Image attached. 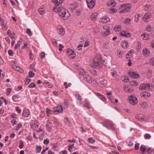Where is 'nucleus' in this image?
Wrapping results in <instances>:
<instances>
[{"label":"nucleus","mask_w":154,"mask_h":154,"mask_svg":"<svg viewBox=\"0 0 154 154\" xmlns=\"http://www.w3.org/2000/svg\"><path fill=\"white\" fill-rule=\"evenodd\" d=\"M53 10L58 13L59 15L64 20L67 19L70 15L68 10L62 7H54Z\"/></svg>","instance_id":"obj_1"},{"label":"nucleus","mask_w":154,"mask_h":154,"mask_svg":"<svg viewBox=\"0 0 154 154\" xmlns=\"http://www.w3.org/2000/svg\"><path fill=\"white\" fill-rule=\"evenodd\" d=\"M131 7V5L130 4L122 5L119 8L118 11L120 13L125 12L129 11Z\"/></svg>","instance_id":"obj_2"},{"label":"nucleus","mask_w":154,"mask_h":154,"mask_svg":"<svg viewBox=\"0 0 154 154\" xmlns=\"http://www.w3.org/2000/svg\"><path fill=\"white\" fill-rule=\"evenodd\" d=\"M128 100L131 104L133 105H135L138 102L137 98L134 95H131L129 96Z\"/></svg>","instance_id":"obj_3"},{"label":"nucleus","mask_w":154,"mask_h":154,"mask_svg":"<svg viewBox=\"0 0 154 154\" xmlns=\"http://www.w3.org/2000/svg\"><path fill=\"white\" fill-rule=\"evenodd\" d=\"M91 67L93 68H100V67L99 60L97 58H95L94 59L93 62L91 64Z\"/></svg>","instance_id":"obj_4"},{"label":"nucleus","mask_w":154,"mask_h":154,"mask_svg":"<svg viewBox=\"0 0 154 154\" xmlns=\"http://www.w3.org/2000/svg\"><path fill=\"white\" fill-rule=\"evenodd\" d=\"M103 29L105 30V31L101 33V35L103 36H106L110 34V29L107 26H103Z\"/></svg>","instance_id":"obj_5"},{"label":"nucleus","mask_w":154,"mask_h":154,"mask_svg":"<svg viewBox=\"0 0 154 154\" xmlns=\"http://www.w3.org/2000/svg\"><path fill=\"white\" fill-rule=\"evenodd\" d=\"M96 0H86L88 8L90 9H93L95 5Z\"/></svg>","instance_id":"obj_6"},{"label":"nucleus","mask_w":154,"mask_h":154,"mask_svg":"<svg viewBox=\"0 0 154 154\" xmlns=\"http://www.w3.org/2000/svg\"><path fill=\"white\" fill-rule=\"evenodd\" d=\"M128 74L133 79H138L140 77V75L137 72L130 71L128 72Z\"/></svg>","instance_id":"obj_7"},{"label":"nucleus","mask_w":154,"mask_h":154,"mask_svg":"<svg viewBox=\"0 0 154 154\" xmlns=\"http://www.w3.org/2000/svg\"><path fill=\"white\" fill-rule=\"evenodd\" d=\"M80 72L81 74L83 77L84 80L88 82L91 83L92 82L91 80L90 79L89 77L88 76H86L84 75L85 73L84 70L82 69L80 70Z\"/></svg>","instance_id":"obj_8"},{"label":"nucleus","mask_w":154,"mask_h":154,"mask_svg":"<svg viewBox=\"0 0 154 154\" xmlns=\"http://www.w3.org/2000/svg\"><path fill=\"white\" fill-rule=\"evenodd\" d=\"M67 52L68 55L70 57V58L73 59L75 57L76 54L71 49H68L67 51Z\"/></svg>","instance_id":"obj_9"},{"label":"nucleus","mask_w":154,"mask_h":154,"mask_svg":"<svg viewBox=\"0 0 154 154\" xmlns=\"http://www.w3.org/2000/svg\"><path fill=\"white\" fill-rule=\"evenodd\" d=\"M150 85L149 84H142L140 86L139 89L140 90L149 89H150Z\"/></svg>","instance_id":"obj_10"},{"label":"nucleus","mask_w":154,"mask_h":154,"mask_svg":"<svg viewBox=\"0 0 154 154\" xmlns=\"http://www.w3.org/2000/svg\"><path fill=\"white\" fill-rule=\"evenodd\" d=\"M39 126V123L36 121L32 122L31 125V128L34 130H37Z\"/></svg>","instance_id":"obj_11"},{"label":"nucleus","mask_w":154,"mask_h":154,"mask_svg":"<svg viewBox=\"0 0 154 154\" xmlns=\"http://www.w3.org/2000/svg\"><path fill=\"white\" fill-rule=\"evenodd\" d=\"M58 32L59 34L63 35L65 34V30L61 26L59 25L57 27Z\"/></svg>","instance_id":"obj_12"},{"label":"nucleus","mask_w":154,"mask_h":154,"mask_svg":"<svg viewBox=\"0 0 154 154\" xmlns=\"http://www.w3.org/2000/svg\"><path fill=\"white\" fill-rule=\"evenodd\" d=\"M151 15L150 13H147L145 14L143 17V20L145 23L148 22V19H149L151 17Z\"/></svg>","instance_id":"obj_13"},{"label":"nucleus","mask_w":154,"mask_h":154,"mask_svg":"<svg viewBox=\"0 0 154 154\" xmlns=\"http://www.w3.org/2000/svg\"><path fill=\"white\" fill-rule=\"evenodd\" d=\"M30 112L29 110L26 109H24L22 113V116L24 117H26L29 116L30 115Z\"/></svg>","instance_id":"obj_14"},{"label":"nucleus","mask_w":154,"mask_h":154,"mask_svg":"<svg viewBox=\"0 0 154 154\" xmlns=\"http://www.w3.org/2000/svg\"><path fill=\"white\" fill-rule=\"evenodd\" d=\"M120 35L125 37H129L131 36V34L130 32H127L125 31H123L120 33Z\"/></svg>","instance_id":"obj_15"},{"label":"nucleus","mask_w":154,"mask_h":154,"mask_svg":"<svg viewBox=\"0 0 154 154\" xmlns=\"http://www.w3.org/2000/svg\"><path fill=\"white\" fill-rule=\"evenodd\" d=\"M142 52L143 55L145 57H147L150 54V51L149 50L146 48L143 49Z\"/></svg>","instance_id":"obj_16"},{"label":"nucleus","mask_w":154,"mask_h":154,"mask_svg":"<svg viewBox=\"0 0 154 154\" xmlns=\"http://www.w3.org/2000/svg\"><path fill=\"white\" fill-rule=\"evenodd\" d=\"M100 19V22L102 23H105L109 21L110 20L109 18L107 16H105L103 17H101Z\"/></svg>","instance_id":"obj_17"},{"label":"nucleus","mask_w":154,"mask_h":154,"mask_svg":"<svg viewBox=\"0 0 154 154\" xmlns=\"http://www.w3.org/2000/svg\"><path fill=\"white\" fill-rule=\"evenodd\" d=\"M53 3H54L55 4V6H54L55 7H58V6L61 5L63 2V0H52Z\"/></svg>","instance_id":"obj_18"},{"label":"nucleus","mask_w":154,"mask_h":154,"mask_svg":"<svg viewBox=\"0 0 154 154\" xmlns=\"http://www.w3.org/2000/svg\"><path fill=\"white\" fill-rule=\"evenodd\" d=\"M62 109L63 107L60 105H58L56 107L54 108V111L57 113L61 112Z\"/></svg>","instance_id":"obj_19"},{"label":"nucleus","mask_w":154,"mask_h":154,"mask_svg":"<svg viewBox=\"0 0 154 154\" xmlns=\"http://www.w3.org/2000/svg\"><path fill=\"white\" fill-rule=\"evenodd\" d=\"M12 67L15 70H16L20 72L21 73H22L23 72V70L20 68V67L17 66L15 65H12Z\"/></svg>","instance_id":"obj_20"},{"label":"nucleus","mask_w":154,"mask_h":154,"mask_svg":"<svg viewBox=\"0 0 154 154\" xmlns=\"http://www.w3.org/2000/svg\"><path fill=\"white\" fill-rule=\"evenodd\" d=\"M84 106L85 107H87L88 109H90L91 108V105L89 103V101L88 99H85Z\"/></svg>","instance_id":"obj_21"},{"label":"nucleus","mask_w":154,"mask_h":154,"mask_svg":"<svg viewBox=\"0 0 154 154\" xmlns=\"http://www.w3.org/2000/svg\"><path fill=\"white\" fill-rule=\"evenodd\" d=\"M122 47L124 48L125 49L128 47V43L127 41H123L121 44Z\"/></svg>","instance_id":"obj_22"},{"label":"nucleus","mask_w":154,"mask_h":154,"mask_svg":"<svg viewBox=\"0 0 154 154\" xmlns=\"http://www.w3.org/2000/svg\"><path fill=\"white\" fill-rule=\"evenodd\" d=\"M151 94L147 92H144L142 93L141 95V97L144 98H147L150 96Z\"/></svg>","instance_id":"obj_23"},{"label":"nucleus","mask_w":154,"mask_h":154,"mask_svg":"<svg viewBox=\"0 0 154 154\" xmlns=\"http://www.w3.org/2000/svg\"><path fill=\"white\" fill-rule=\"evenodd\" d=\"M144 117L141 114H137L136 116V118L139 121H142L144 120Z\"/></svg>","instance_id":"obj_24"},{"label":"nucleus","mask_w":154,"mask_h":154,"mask_svg":"<svg viewBox=\"0 0 154 154\" xmlns=\"http://www.w3.org/2000/svg\"><path fill=\"white\" fill-rule=\"evenodd\" d=\"M141 37L143 40H146L149 38V35L146 33H143L141 35Z\"/></svg>","instance_id":"obj_25"},{"label":"nucleus","mask_w":154,"mask_h":154,"mask_svg":"<svg viewBox=\"0 0 154 154\" xmlns=\"http://www.w3.org/2000/svg\"><path fill=\"white\" fill-rule=\"evenodd\" d=\"M96 95L100 100H101L103 101H105L106 100L105 97L103 95H101L98 93H96Z\"/></svg>","instance_id":"obj_26"},{"label":"nucleus","mask_w":154,"mask_h":154,"mask_svg":"<svg viewBox=\"0 0 154 154\" xmlns=\"http://www.w3.org/2000/svg\"><path fill=\"white\" fill-rule=\"evenodd\" d=\"M116 5V3L114 0H111L110 2L107 3L108 6L112 7L115 6Z\"/></svg>","instance_id":"obj_27"},{"label":"nucleus","mask_w":154,"mask_h":154,"mask_svg":"<svg viewBox=\"0 0 154 154\" xmlns=\"http://www.w3.org/2000/svg\"><path fill=\"white\" fill-rule=\"evenodd\" d=\"M78 7V4L77 2H74L71 4V8L73 9H75L77 8Z\"/></svg>","instance_id":"obj_28"},{"label":"nucleus","mask_w":154,"mask_h":154,"mask_svg":"<svg viewBox=\"0 0 154 154\" xmlns=\"http://www.w3.org/2000/svg\"><path fill=\"white\" fill-rule=\"evenodd\" d=\"M125 91L126 92H128L129 93L133 91V90L129 88L127 86H125L123 87Z\"/></svg>","instance_id":"obj_29"},{"label":"nucleus","mask_w":154,"mask_h":154,"mask_svg":"<svg viewBox=\"0 0 154 154\" xmlns=\"http://www.w3.org/2000/svg\"><path fill=\"white\" fill-rule=\"evenodd\" d=\"M134 50H131L129 51L127 55H126V58L127 59H128L129 58V57L131 56L132 57L133 55V53Z\"/></svg>","instance_id":"obj_30"},{"label":"nucleus","mask_w":154,"mask_h":154,"mask_svg":"<svg viewBox=\"0 0 154 154\" xmlns=\"http://www.w3.org/2000/svg\"><path fill=\"white\" fill-rule=\"evenodd\" d=\"M45 11V9L44 7L42 6L38 10V13L41 14H44Z\"/></svg>","instance_id":"obj_31"},{"label":"nucleus","mask_w":154,"mask_h":154,"mask_svg":"<svg viewBox=\"0 0 154 154\" xmlns=\"http://www.w3.org/2000/svg\"><path fill=\"white\" fill-rule=\"evenodd\" d=\"M107 124L110 129H114V125L111 122L108 121L107 122Z\"/></svg>","instance_id":"obj_32"},{"label":"nucleus","mask_w":154,"mask_h":154,"mask_svg":"<svg viewBox=\"0 0 154 154\" xmlns=\"http://www.w3.org/2000/svg\"><path fill=\"white\" fill-rule=\"evenodd\" d=\"M113 29L115 32H119L122 29L120 25H116L114 28Z\"/></svg>","instance_id":"obj_33"},{"label":"nucleus","mask_w":154,"mask_h":154,"mask_svg":"<svg viewBox=\"0 0 154 154\" xmlns=\"http://www.w3.org/2000/svg\"><path fill=\"white\" fill-rule=\"evenodd\" d=\"M98 14L97 13H94L92 14L91 16V18L93 20H95L96 19L97 16Z\"/></svg>","instance_id":"obj_34"},{"label":"nucleus","mask_w":154,"mask_h":154,"mask_svg":"<svg viewBox=\"0 0 154 154\" xmlns=\"http://www.w3.org/2000/svg\"><path fill=\"white\" fill-rule=\"evenodd\" d=\"M144 9L146 11H149L151 10L152 5H146L144 6Z\"/></svg>","instance_id":"obj_35"},{"label":"nucleus","mask_w":154,"mask_h":154,"mask_svg":"<svg viewBox=\"0 0 154 154\" xmlns=\"http://www.w3.org/2000/svg\"><path fill=\"white\" fill-rule=\"evenodd\" d=\"M75 149L74 146V145H69L68 146V149L70 152H72L73 150H75Z\"/></svg>","instance_id":"obj_36"},{"label":"nucleus","mask_w":154,"mask_h":154,"mask_svg":"<svg viewBox=\"0 0 154 154\" xmlns=\"http://www.w3.org/2000/svg\"><path fill=\"white\" fill-rule=\"evenodd\" d=\"M93 32L94 33H97L100 32V29L97 26L95 27L93 29Z\"/></svg>","instance_id":"obj_37"},{"label":"nucleus","mask_w":154,"mask_h":154,"mask_svg":"<svg viewBox=\"0 0 154 154\" xmlns=\"http://www.w3.org/2000/svg\"><path fill=\"white\" fill-rule=\"evenodd\" d=\"M140 17V14H136L134 16V21L135 22H137L139 20V18Z\"/></svg>","instance_id":"obj_38"},{"label":"nucleus","mask_w":154,"mask_h":154,"mask_svg":"<svg viewBox=\"0 0 154 154\" xmlns=\"http://www.w3.org/2000/svg\"><path fill=\"white\" fill-rule=\"evenodd\" d=\"M21 45V41L20 40H19L17 44H16L14 47L15 49L16 50L17 49H18L20 47Z\"/></svg>","instance_id":"obj_39"},{"label":"nucleus","mask_w":154,"mask_h":154,"mask_svg":"<svg viewBox=\"0 0 154 154\" xmlns=\"http://www.w3.org/2000/svg\"><path fill=\"white\" fill-rule=\"evenodd\" d=\"M117 55L118 57L120 58H122L124 54L123 52L122 51L118 50L117 51Z\"/></svg>","instance_id":"obj_40"},{"label":"nucleus","mask_w":154,"mask_h":154,"mask_svg":"<svg viewBox=\"0 0 154 154\" xmlns=\"http://www.w3.org/2000/svg\"><path fill=\"white\" fill-rule=\"evenodd\" d=\"M111 74L112 76L113 77H116L118 75V73L116 71L113 70L111 72Z\"/></svg>","instance_id":"obj_41"},{"label":"nucleus","mask_w":154,"mask_h":154,"mask_svg":"<svg viewBox=\"0 0 154 154\" xmlns=\"http://www.w3.org/2000/svg\"><path fill=\"white\" fill-rule=\"evenodd\" d=\"M88 140L89 142L91 144L94 143L95 141V139L92 137L88 138Z\"/></svg>","instance_id":"obj_42"},{"label":"nucleus","mask_w":154,"mask_h":154,"mask_svg":"<svg viewBox=\"0 0 154 154\" xmlns=\"http://www.w3.org/2000/svg\"><path fill=\"white\" fill-rule=\"evenodd\" d=\"M75 97L77 100H79V102H81L82 100V98L81 95L78 94L77 93L75 95Z\"/></svg>","instance_id":"obj_43"},{"label":"nucleus","mask_w":154,"mask_h":154,"mask_svg":"<svg viewBox=\"0 0 154 154\" xmlns=\"http://www.w3.org/2000/svg\"><path fill=\"white\" fill-rule=\"evenodd\" d=\"M64 122L65 124L66 125H69L70 123V122L69 121L68 119L67 118H65L64 119Z\"/></svg>","instance_id":"obj_44"},{"label":"nucleus","mask_w":154,"mask_h":154,"mask_svg":"<svg viewBox=\"0 0 154 154\" xmlns=\"http://www.w3.org/2000/svg\"><path fill=\"white\" fill-rule=\"evenodd\" d=\"M122 79L124 78L123 81L125 83H127L129 81V79L127 76H124L122 77Z\"/></svg>","instance_id":"obj_45"},{"label":"nucleus","mask_w":154,"mask_h":154,"mask_svg":"<svg viewBox=\"0 0 154 154\" xmlns=\"http://www.w3.org/2000/svg\"><path fill=\"white\" fill-rule=\"evenodd\" d=\"M46 128L47 130L50 132L51 130V123H49L47 124L46 125Z\"/></svg>","instance_id":"obj_46"},{"label":"nucleus","mask_w":154,"mask_h":154,"mask_svg":"<svg viewBox=\"0 0 154 154\" xmlns=\"http://www.w3.org/2000/svg\"><path fill=\"white\" fill-rule=\"evenodd\" d=\"M100 83L103 86H106L107 84V82L105 80L102 79L100 81Z\"/></svg>","instance_id":"obj_47"},{"label":"nucleus","mask_w":154,"mask_h":154,"mask_svg":"<svg viewBox=\"0 0 154 154\" xmlns=\"http://www.w3.org/2000/svg\"><path fill=\"white\" fill-rule=\"evenodd\" d=\"M148 154H154V150L149 148L146 151Z\"/></svg>","instance_id":"obj_48"},{"label":"nucleus","mask_w":154,"mask_h":154,"mask_svg":"<svg viewBox=\"0 0 154 154\" xmlns=\"http://www.w3.org/2000/svg\"><path fill=\"white\" fill-rule=\"evenodd\" d=\"M42 149V147L40 146H36V152H37L40 153Z\"/></svg>","instance_id":"obj_49"},{"label":"nucleus","mask_w":154,"mask_h":154,"mask_svg":"<svg viewBox=\"0 0 154 154\" xmlns=\"http://www.w3.org/2000/svg\"><path fill=\"white\" fill-rule=\"evenodd\" d=\"M28 44L26 43H24V45L22 47V48L23 49H25L27 50H29V48L27 46Z\"/></svg>","instance_id":"obj_50"},{"label":"nucleus","mask_w":154,"mask_h":154,"mask_svg":"<svg viewBox=\"0 0 154 154\" xmlns=\"http://www.w3.org/2000/svg\"><path fill=\"white\" fill-rule=\"evenodd\" d=\"M26 33H27L30 36L32 35V32L29 29L27 28L26 30Z\"/></svg>","instance_id":"obj_51"},{"label":"nucleus","mask_w":154,"mask_h":154,"mask_svg":"<svg viewBox=\"0 0 154 154\" xmlns=\"http://www.w3.org/2000/svg\"><path fill=\"white\" fill-rule=\"evenodd\" d=\"M90 72L91 74L95 76H96L97 75L96 71L94 69L91 70L90 71Z\"/></svg>","instance_id":"obj_52"},{"label":"nucleus","mask_w":154,"mask_h":154,"mask_svg":"<svg viewBox=\"0 0 154 154\" xmlns=\"http://www.w3.org/2000/svg\"><path fill=\"white\" fill-rule=\"evenodd\" d=\"M130 84L133 86L137 85H138V83L136 81H132L130 82Z\"/></svg>","instance_id":"obj_53"},{"label":"nucleus","mask_w":154,"mask_h":154,"mask_svg":"<svg viewBox=\"0 0 154 154\" xmlns=\"http://www.w3.org/2000/svg\"><path fill=\"white\" fill-rule=\"evenodd\" d=\"M22 127V125L21 124L19 123L17 126L16 127L15 130L16 131H18L19 130L20 128H21Z\"/></svg>","instance_id":"obj_54"},{"label":"nucleus","mask_w":154,"mask_h":154,"mask_svg":"<svg viewBox=\"0 0 154 154\" xmlns=\"http://www.w3.org/2000/svg\"><path fill=\"white\" fill-rule=\"evenodd\" d=\"M151 136L149 134H146L144 136V137L146 139H150Z\"/></svg>","instance_id":"obj_55"},{"label":"nucleus","mask_w":154,"mask_h":154,"mask_svg":"<svg viewBox=\"0 0 154 154\" xmlns=\"http://www.w3.org/2000/svg\"><path fill=\"white\" fill-rule=\"evenodd\" d=\"M140 150L143 152L145 151L146 150V148L144 145H141V146L140 147Z\"/></svg>","instance_id":"obj_56"},{"label":"nucleus","mask_w":154,"mask_h":154,"mask_svg":"<svg viewBox=\"0 0 154 154\" xmlns=\"http://www.w3.org/2000/svg\"><path fill=\"white\" fill-rule=\"evenodd\" d=\"M141 105L143 108H145L147 107L148 106V104L146 102H144L141 103Z\"/></svg>","instance_id":"obj_57"},{"label":"nucleus","mask_w":154,"mask_h":154,"mask_svg":"<svg viewBox=\"0 0 154 154\" xmlns=\"http://www.w3.org/2000/svg\"><path fill=\"white\" fill-rule=\"evenodd\" d=\"M116 10L114 8L110 9L108 10V11L110 13H113L116 12Z\"/></svg>","instance_id":"obj_58"},{"label":"nucleus","mask_w":154,"mask_h":154,"mask_svg":"<svg viewBox=\"0 0 154 154\" xmlns=\"http://www.w3.org/2000/svg\"><path fill=\"white\" fill-rule=\"evenodd\" d=\"M103 47L105 49H107L108 47V42H105L103 43Z\"/></svg>","instance_id":"obj_59"},{"label":"nucleus","mask_w":154,"mask_h":154,"mask_svg":"<svg viewBox=\"0 0 154 154\" xmlns=\"http://www.w3.org/2000/svg\"><path fill=\"white\" fill-rule=\"evenodd\" d=\"M151 27L150 25H149L147 26L146 27V28L145 30L147 32H150L151 31Z\"/></svg>","instance_id":"obj_60"},{"label":"nucleus","mask_w":154,"mask_h":154,"mask_svg":"<svg viewBox=\"0 0 154 154\" xmlns=\"http://www.w3.org/2000/svg\"><path fill=\"white\" fill-rule=\"evenodd\" d=\"M34 73L32 71H30L29 72V77L30 78L33 77L34 76Z\"/></svg>","instance_id":"obj_61"},{"label":"nucleus","mask_w":154,"mask_h":154,"mask_svg":"<svg viewBox=\"0 0 154 154\" xmlns=\"http://www.w3.org/2000/svg\"><path fill=\"white\" fill-rule=\"evenodd\" d=\"M45 56V54L44 52H41L40 54V57L42 59L44 58Z\"/></svg>","instance_id":"obj_62"},{"label":"nucleus","mask_w":154,"mask_h":154,"mask_svg":"<svg viewBox=\"0 0 154 154\" xmlns=\"http://www.w3.org/2000/svg\"><path fill=\"white\" fill-rule=\"evenodd\" d=\"M150 63L151 65H154V57H152L150 59Z\"/></svg>","instance_id":"obj_63"},{"label":"nucleus","mask_w":154,"mask_h":154,"mask_svg":"<svg viewBox=\"0 0 154 154\" xmlns=\"http://www.w3.org/2000/svg\"><path fill=\"white\" fill-rule=\"evenodd\" d=\"M19 97L18 95H14L12 97V99L14 102H16L17 99Z\"/></svg>","instance_id":"obj_64"}]
</instances>
